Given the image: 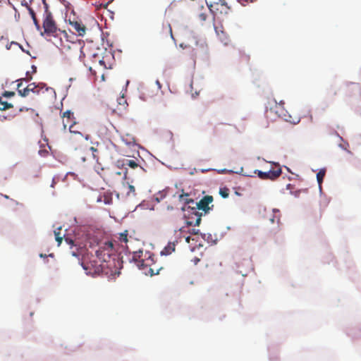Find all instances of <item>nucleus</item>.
<instances>
[{"label": "nucleus", "mask_w": 361, "mask_h": 361, "mask_svg": "<svg viewBox=\"0 0 361 361\" xmlns=\"http://www.w3.org/2000/svg\"><path fill=\"white\" fill-rule=\"evenodd\" d=\"M42 27L44 32H41L42 35H46L47 36L54 37H58L60 35H63L64 37L67 36L66 31L61 30L57 27L52 13L49 11L46 4Z\"/></svg>", "instance_id": "f257e3e1"}, {"label": "nucleus", "mask_w": 361, "mask_h": 361, "mask_svg": "<svg viewBox=\"0 0 361 361\" xmlns=\"http://www.w3.org/2000/svg\"><path fill=\"white\" fill-rule=\"evenodd\" d=\"M221 195H222L223 197H228V193L227 192H221Z\"/></svg>", "instance_id": "2f4dec72"}, {"label": "nucleus", "mask_w": 361, "mask_h": 361, "mask_svg": "<svg viewBox=\"0 0 361 361\" xmlns=\"http://www.w3.org/2000/svg\"><path fill=\"white\" fill-rule=\"evenodd\" d=\"M118 240L121 243H126L128 242V231H125L123 233H120Z\"/></svg>", "instance_id": "b1692460"}, {"label": "nucleus", "mask_w": 361, "mask_h": 361, "mask_svg": "<svg viewBox=\"0 0 361 361\" xmlns=\"http://www.w3.org/2000/svg\"><path fill=\"white\" fill-rule=\"evenodd\" d=\"M89 246L92 247L94 245H98L99 248L95 250V255L97 259H99L102 262H107L114 252V244L111 241H106L104 243H99L96 240L92 243L90 239L88 242Z\"/></svg>", "instance_id": "f03ea898"}, {"label": "nucleus", "mask_w": 361, "mask_h": 361, "mask_svg": "<svg viewBox=\"0 0 361 361\" xmlns=\"http://www.w3.org/2000/svg\"><path fill=\"white\" fill-rule=\"evenodd\" d=\"M29 13L33 20V22L37 27V30H39L40 29V25L39 24V22L36 18V15H35V11L31 8H29Z\"/></svg>", "instance_id": "aec40b11"}, {"label": "nucleus", "mask_w": 361, "mask_h": 361, "mask_svg": "<svg viewBox=\"0 0 361 361\" xmlns=\"http://www.w3.org/2000/svg\"><path fill=\"white\" fill-rule=\"evenodd\" d=\"M116 165L118 168H126V166H128L133 169H136L139 168L142 170V167L139 164V159H119L116 162Z\"/></svg>", "instance_id": "9d476101"}, {"label": "nucleus", "mask_w": 361, "mask_h": 361, "mask_svg": "<svg viewBox=\"0 0 361 361\" xmlns=\"http://www.w3.org/2000/svg\"><path fill=\"white\" fill-rule=\"evenodd\" d=\"M32 68H34V69H35V71H36V67H35V66H32Z\"/></svg>", "instance_id": "a18cd8bd"}, {"label": "nucleus", "mask_w": 361, "mask_h": 361, "mask_svg": "<svg viewBox=\"0 0 361 361\" xmlns=\"http://www.w3.org/2000/svg\"><path fill=\"white\" fill-rule=\"evenodd\" d=\"M61 117L63 128L66 129V128L68 126L70 132L75 133V130L73 129V128L74 125L76 123V121L73 112L71 110H67L63 113Z\"/></svg>", "instance_id": "0eeeda50"}, {"label": "nucleus", "mask_w": 361, "mask_h": 361, "mask_svg": "<svg viewBox=\"0 0 361 361\" xmlns=\"http://www.w3.org/2000/svg\"><path fill=\"white\" fill-rule=\"evenodd\" d=\"M24 79L18 80V82H19L17 85V91L21 97H27L30 94V92L35 94H39L40 92L42 90L44 86V85L42 83L36 85L35 82H32L29 84L26 87L20 89V86L22 85V81Z\"/></svg>", "instance_id": "39448f33"}, {"label": "nucleus", "mask_w": 361, "mask_h": 361, "mask_svg": "<svg viewBox=\"0 0 361 361\" xmlns=\"http://www.w3.org/2000/svg\"><path fill=\"white\" fill-rule=\"evenodd\" d=\"M90 150L92 152V156H93V158H94V159H97H97H98V157H97V156L95 154V152H97V149L95 147H90Z\"/></svg>", "instance_id": "a878e982"}, {"label": "nucleus", "mask_w": 361, "mask_h": 361, "mask_svg": "<svg viewBox=\"0 0 361 361\" xmlns=\"http://www.w3.org/2000/svg\"><path fill=\"white\" fill-rule=\"evenodd\" d=\"M182 209H183V211H185V210L186 209H185V207H182Z\"/></svg>", "instance_id": "a19ab883"}, {"label": "nucleus", "mask_w": 361, "mask_h": 361, "mask_svg": "<svg viewBox=\"0 0 361 361\" xmlns=\"http://www.w3.org/2000/svg\"><path fill=\"white\" fill-rule=\"evenodd\" d=\"M28 111L29 109H27V108H20L19 109V111L21 112V111Z\"/></svg>", "instance_id": "473e14b6"}, {"label": "nucleus", "mask_w": 361, "mask_h": 361, "mask_svg": "<svg viewBox=\"0 0 361 361\" xmlns=\"http://www.w3.org/2000/svg\"><path fill=\"white\" fill-rule=\"evenodd\" d=\"M54 233L55 235V239L58 243V246H59L62 243L63 238L64 236V235L61 234V227L59 226L57 228H56L54 231Z\"/></svg>", "instance_id": "dca6fc26"}, {"label": "nucleus", "mask_w": 361, "mask_h": 361, "mask_svg": "<svg viewBox=\"0 0 361 361\" xmlns=\"http://www.w3.org/2000/svg\"><path fill=\"white\" fill-rule=\"evenodd\" d=\"M209 171L208 169H202V172H203V173H204V172H207V171Z\"/></svg>", "instance_id": "4c0bfd02"}, {"label": "nucleus", "mask_w": 361, "mask_h": 361, "mask_svg": "<svg viewBox=\"0 0 361 361\" xmlns=\"http://www.w3.org/2000/svg\"><path fill=\"white\" fill-rule=\"evenodd\" d=\"M12 107L13 104H11V103H8L7 102H3L0 98V111H5Z\"/></svg>", "instance_id": "4be33fe9"}, {"label": "nucleus", "mask_w": 361, "mask_h": 361, "mask_svg": "<svg viewBox=\"0 0 361 361\" xmlns=\"http://www.w3.org/2000/svg\"><path fill=\"white\" fill-rule=\"evenodd\" d=\"M166 27H167V29H168V31L169 32V35H170L172 39H173V36L172 29H171V25L168 24Z\"/></svg>", "instance_id": "c85d7f7f"}, {"label": "nucleus", "mask_w": 361, "mask_h": 361, "mask_svg": "<svg viewBox=\"0 0 361 361\" xmlns=\"http://www.w3.org/2000/svg\"><path fill=\"white\" fill-rule=\"evenodd\" d=\"M221 7L222 8V9H224V8H226V9H227V10H229V9H230V8H229V7H227V6H226V5L225 4H221Z\"/></svg>", "instance_id": "7c9ffc66"}, {"label": "nucleus", "mask_w": 361, "mask_h": 361, "mask_svg": "<svg viewBox=\"0 0 361 361\" xmlns=\"http://www.w3.org/2000/svg\"><path fill=\"white\" fill-rule=\"evenodd\" d=\"M115 174L116 175H118V176H121L123 175V180H129L130 178L128 176V169L127 168H125V171L123 172H121V171H116L115 172Z\"/></svg>", "instance_id": "393cba45"}, {"label": "nucleus", "mask_w": 361, "mask_h": 361, "mask_svg": "<svg viewBox=\"0 0 361 361\" xmlns=\"http://www.w3.org/2000/svg\"><path fill=\"white\" fill-rule=\"evenodd\" d=\"M123 100H121V102H119V104H121V102H123Z\"/></svg>", "instance_id": "37998d69"}, {"label": "nucleus", "mask_w": 361, "mask_h": 361, "mask_svg": "<svg viewBox=\"0 0 361 361\" xmlns=\"http://www.w3.org/2000/svg\"><path fill=\"white\" fill-rule=\"evenodd\" d=\"M198 261H200V259H195V263H197V262H198Z\"/></svg>", "instance_id": "ea45409f"}, {"label": "nucleus", "mask_w": 361, "mask_h": 361, "mask_svg": "<svg viewBox=\"0 0 361 361\" xmlns=\"http://www.w3.org/2000/svg\"><path fill=\"white\" fill-rule=\"evenodd\" d=\"M54 184H55V180L53 179L52 180V183H51V187H54Z\"/></svg>", "instance_id": "f704fd0d"}, {"label": "nucleus", "mask_w": 361, "mask_h": 361, "mask_svg": "<svg viewBox=\"0 0 361 361\" xmlns=\"http://www.w3.org/2000/svg\"><path fill=\"white\" fill-rule=\"evenodd\" d=\"M102 263L103 262L99 259L97 258L96 255H92L91 257L87 255L82 259V266L87 274L94 275L102 272Z\"/></svg>", "instance_id": "20e7f679"}, {"label": "nucleus", "mask_w": 361, "mask_h": 361, "mask_svg": "<svg viewBox=\"0 0 361 361\" xmlns=\"http://www.w3.org/2000/svg\"><path fill=\"white\" fill-rule=\"evenodd\" d=\"M179 200L183 202L185 205H188V209H192V206H195V202L194 200L190 197L188 193H182L179 195Z\"/></svg>", "instance_id": "4468645a"}, {"label": "nucleus", "mask_w": 361, "mask_h": 361, "mask_svg": "<svg viewBox=\"0 0 361 361\" xmlns=\"http://www.w3.org/2000/svg\"><path fill=\"white\" fill-rule=\"evenodd\" d=\"M12 45L19 46V47H20V46L19 45V44H18V43L15 42H11L9 44H7V45H6V49H10L11 48V46H12Z\"/></svg>", "instance_id": "cd10ccee"}, {"label": "nucleus", "mask_w": 361, "mask_h": 361, "mask_svg": "<svg viewBox=\"0 0 361 361\" xmlns=\"http://www.w3.org/2000/svg\"><path fill=\"white\" fill-rule=\"evenodd\" d=\"M56 45L59 47H60L62 50L66 49H71L73 51H75L76 54L78 52H80V54H82V48L83 47L81 45L80 42H71L68 43L67 41L66 42H63L60 37L59 43L56 44Z\"/></svg>", "instance_id": "6e6552de"}, {"label": "nucleus", "mask_w": 361, "mask_h": 361, "mask_svg": "<svg viewBox=\"0 0 361 361\" xmlns=\"http://www.w3.org/2000/svg\"><path fill=\"white\" fill-rule=\"evenodd\" d=\"M190 214L187 217V224L189 226H198L200 224L202 219V214L195 209V207H192L189 212Z\"/></svg>", "instance_id": "1a4fd4ad"}, {"label": "nucleus", "mask_w": 361, "mask_h": 361, "mask_svg": "<svg viewBox=\"0 0 361 361\" xmlns=\"http://www.w3.org/2000/svg\"><path fill=\"white\" fill-rule=\"evenodd\" d=\"M123 100H121V102H119V104H121V102H123Z\"/></svg>", "instance_id": "c03bdc74"}, {"label": "nucleus", "mask_w": 361, "mask_h": 361, "mask_svg": "<svg viewBox=\"0 0 361 361\" xmlns=\"http://www.w3.org/2000/svg\"><path fill=\"white\" fill-rule=\"evenodd\" d=\"M281 168L279 164H274V167L267 172H262L259 170L255 171V173L262 180H276L281 176Z\"/></svg>", "instance_id": "423d86ee"}, {"label": "nucleus", "mask_w": 361, "mask_h": 361, "mask_svg": "<svg viewBox=\"0 0 361 361\" xmlns=\"http://www.w3.org/2000/svg\"><path fill=\"white\" fill-rule=\"evenodd\" d=\"M332 94H333L334 95H336V94H337L336 90H334V91H333V92H332Z\"/></svg>", "instance_id": "c9c22d12"}, {"label": "nucleus", "mask_w": 361, "mask_h": 361, "mask_svg": "<svg viewBox=\"0 0 361 361\" xmlns=\"http://www.w3.org/2000/svg\"><path fill=\"white\" fill-rule=\"evenodd\" d=\"M15 95V92H8V91H6L4 93V97H13Z\"/></svg>", "instance_id": "bb28decb"}, {"label": "nucleus", "mask_w": 361, "mask_h": 361, "mask_svg": "<svg viewBox=\"0 0 361 361\" xmlns=\"http://www.w3.org/2000/svg\"><path fill=\"white\" fill-rule=\"evenodd\" d=\"M279 116H283V117H285V116H286V115H285V114H282L281 113V114H279Z\"/></svg>", "instance_id": "e433bc0d"}, {"label": "nucleus", "mask_w": 361, "mask_h": 361, "mask_svg": "<svg viewBox=\"0 0 361 361\" xmlns=\"http://www.w3.org/2000/svg\"><path fill=\"white\" fill-rule=\"evenodd\" d=\"M120 100H123V103H124V104H126V100H124V97H123L120 98Z\"/></svg>", "instance_id": "72a5a7b5"}, {"label": "nucleus", "mask_w": 361, "mask_h": 361, "mask_svg": "<svg viewBox=\"0 0 361 361\" xmlns=\"http://www.w3.org/2000/svg\"><path fill=\"white\" fill-rule=\"evenodd\" d=\"M282 104H283V103H282ZM281 104H279V107H281Z\"/></svg>", "instance_id": "49530a36"}, {"label": "nucleus", "mask_w": 361, "mask_h": 361, "mask_svg": "<svg viewBox=\"0 0 361 361\" xmlns=\"http://www.w3.org/2000/svg\"><path fill=\"white\" fill-rule=\"evenodd\" d=\"M226 125H225L224 123L218 124L214 128V135H219V134L224 133H226L227 130H226Z\"/></svg>", "instance_id": "2eb2a0df"}, {"label": "nucleus", "mask_w": 361, "mask_h": 361, "mask_svg": "<svg viewBox=\"0 0 361 361\" xmlns=\"http://www.w3.org/2000/svg\"><path fill=\"white\" fill-rule=\"evenodd\" d=\"M154 255L149 252H143L139 250L133 252L132 260L134 261L140 269H149L154 265Z\"/></svg>", "instance_id": "7ed1b4c3"}, {"label": "nucleus", "mask_w": 361, "mask_h": 361, "mask_svg": "<svg viewBox=\"0 0 361 361\" xmlns=\"http://www.w3.org/2000/svg\"><path fill=\"white\" fill-rule=\"evenodd\" d=\"M325 174H326V170L324 169H320L319 171V172L317 173V180L319 185V187H321V185L323 182Z\"/></svg>", "instance_id": "a211bd4d"}, {"label": "nucleus", "mask_w": 361, "mask_h": 361, "mask_svg": "<svg viewBox=\"0 0 361 361\" xmlns=\"http://www.w3.org/2000/svg\"><path fill=\"white\" fill-rule=\"evenodd\" d=\"M270 221H271L272 223H274V218H271V219H270Z\"/></svg>", "instance_id": "58836bf2"}, {"label": "nucleus", "mask_w": 361, "mask_h": 361, "mask_svg": "<svg viewBox=\"0 0 361 361\" xmlns=\"http://www.w3.org/2000/svg\"><path fill=\"white\" fill-rule=\"evenodd\" d=\"M162 269L161 267L156 266L155 264L150 267L148 270L145 271V274H149L151 276L159 274V271Z\"/></svg>", "instance_id": "f3484780"}, {"label": "nucleus", "mask_w": 361, "mask_h": 361, "mask_svg": "<svg viewBox=\"0 0 361 361\" xmlns=\"http://www.w3.org/2000/svg\"><path fill=\"white\" fill-rule=\"evenodd\" d=\"M214 30L220 41L224 44L227 45L230 40L228 35L224 32L223 26L221 25L220 26L215 25Z\"/></svg>", "instance_id": "f8f14e48"}, {"label": "nucleus", "mask_w": 361, "mask_h": 361, "mask_svg": "<svg viewBox=\"0 0 361 361\" xmlns=\"http://www.w3.org/2000/svg\"><path fill=\"white\" fill-rule=\"evenodd\" d=\"M122 140L127 144L131 145L135 142V139L134 137L127 134L125 136H123Z\"/></svg>", "instance_id": "412c9836"}, {"label": "nucleus", "mask_w": 361, "mask_h": 361, "mask_svg": "<svg viewBox=\"0 0 361 361\" xmlns=\"http://www.w3.org/2000/svg\"><path fill=\"white\" fill-rule=\"evenodd\" d=\"M102 62H103L102 60H99V63H102Z\"/></svg>", "instance_id": "79ce46f5"}, {"label": "nucleus", "mask_w": 361, "mask_h": 361, "mask_svg": "<svg viewBox=\"0 0 361 361\" xmlns=\"http://www.w3.org/2000/svg\"><path fill=\"white\" fill-rule=\"evenodd\" d=\"M174 250H175V244L174 243H169L166 247H164L163 251H161V254H163V255H170Z\"/></svg>", "instance_id": "6ab92c4d"}, {"label": "nucleus", "mask_w": 361, "mask_h": 361, "mask_svg": "<svg viewBox=\"0 0 361 361\" xmlns=\"http://www.w3.org/2000/svg\"><path fill=\"white\" fill-rule=\"evenodd\" d=\"M65 240H66V242L68 244H69V245H71V244H72V243H73V240H71V239H70V238H65Z\"/></svg>", "instance_id": "c756f323"}, {"label": "nucleus", "mask_w": 361, "mask_h": 361, "mask_svg": "<svg viewBox=\"0 0 361 361\" xmlns=\"http://www.w3.org/2000/svg\"><path fill=\"white\" fill-rule=\"evenodd\" d=\"M212 202L213 197L211 195H206L198 202H195L194 207H195V209L202 210L207 213L208 211L211 209L212 207H210L209 204Z\"/></svg>", "instance_id": "9b49d317"}, {"label": "nucleus", "mask_w": 361, "mask_h": 361, "mask_svg": "<svg viewBox=\"0 0 361 361\" xmlns=\"http://www.w3.org/2000/svg\"><path fill=\"white\" fill-rule=\"evenodd\" d=\"M72 28L79 36H84L86 33V27L81 21H70Z\"/></svg>", "instance_id": "ddd939ff"}, {"label": "nucleus", "mask_w": 361, "mask_h": 361, "mask_svg": "<svg viewBox=\"0 0 361 361\" xmlns=\"http://www.w3.org/2000/svg\"><path fill=\"white\" fill-rule=\"evenodd\" d=\"M128 183V191L126 192V195L128 196H135V187L131 185V184H129Z\"/></svg>", "instance_id": "5701e85b"}]
</instances>
